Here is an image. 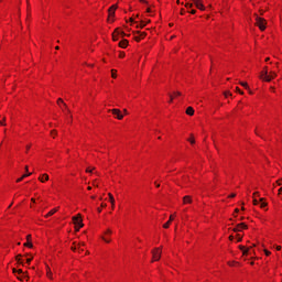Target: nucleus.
<instances>
[{
	"label": "nucleus",
	"mask_w": 282,
	"mask_h": 282,
	"mask_svg": "<svg viewBox=\"0 0 282 282\" xmlns=\"http://www.w3.org/2000/svg\"><path fill=\"white\" fill-rule=\"evenodd\" d=\"M87 67H94V64H86Z\"/></svg>",
	"instance_id": "nucleus-64"
},
{
	"label": "nucleus",
	"mask_w": 282,
	"mask_h": 282,
	"mask_svg": "<svg viewBox=\"0 0 282 282\" xmlns=\"http://www.w3.org/2000/svg\"><path fill=\"white\" fill-rule=\"evenodd\" d=\"M73 224L75 226V230L76 232H78V230H80V228H83V226H85V224H83V215L82 214H77L76 216H73Z\"/></svg>",
	"instance_id": "nucleus-3"
},
{
	"label": "nucleus",
	"mask_w": 282,
	"mask_h": 282,
	"mask_svg": "<svg viewBox=\"0 0 282 282\" xmlns=\"http://www.w3.org/2000/svg\"><path fill=\"white\" fill-rule=\"evenodd\" d=\"M160 259H162V247L152 249V263L160 261Z\"/></svg>",
	"instance_id": "nucleus-4"
},
{
	"label": "nucleus",
	"mask_w": 282,
	"mask_h": 282,
	"mask_svg": "<svg viewBox=\"0 0 282 282\" xmlns=\"http://www.w3.org/2000/svg\"><path fill=\"white\" fill-rule=\"evenodd\" d=\"M127 56V53L124 51L119 52L118 58H124Z\"/></svg>",
	"instance_id": "nucleus-38"
},
{
	"label": "nucleus",
	"mask_w": 282,
	"mask_h": 282,
	"mask_svg": "<svg viewBox=\"0 0 282 282\" xmlns=\"http://www.w3.org/2000/svg\"><path fill=\"white\" fill-rule=\"evenodd\" d=\"M239 250H241L243 257H248L250 254V250H252V247H246L240 245Z\"/></svg>",
	"instance_id": "nucleus-12"
},
{
	"label": "nucleus",
	"mask_w": 282,
	"mask_h": 282,
	"mask_svg": "<svg viewBox=\"0 0 282 282\" xmlns=\"http://www.w3.org/2000/svg\"><path fill=\"white\" fill-rule=\"evenodd\" d=\"M241 87H243L245 89H250V86H248L247 82H242L240 83Z\"/></svg>",
	"instance_id": "nucleus-37"
},
{
	"label": "nucleus",
	"mask_w": 282,
	"mask_h": 282,
	"mask_svg": "<svg viewBox=\"0 0 282 282\" xmlns=\"http://www.w3.org/2000/svg\"><path fill=\"white\" fill-rule=\"evenodd\" d=\"M180 14H181L182 17H184V14H186V9H181Z\"/></svg>",
	"instance_id": "nucleus-50"
},
{
	"label": "nucleus",
	"mask_w": 282,
	"mask_h": 282,
	"mask_svg": "<svg viewBox=\"0 0 282 282\" xmlns=\"http://www.w3.org/2000/svg\"><path fill=\"white\" fill-rule=\"evenodd\" d=\"M15 261H17L18 263H20L21 265H23V263H24L23 256H22V254H18V256L15 257Z\"/></svg>",
	"instance_id": "nucleus-24"
},
{
	"label": "nucleus",
	"mask_w": 282,
	"mask_h": 282,
	"mask_svg": "<svg viewBox=\"0 0 282 282\" xmlns=\"http://www.w3.org/2000/svg\"><path fill=\"white\" fill-rule=\"evenodd\" d=\"M234 197H237V194L232 193L229 195V199H234Z\"/></svg>",
	"instance_id": "nucleus-55"
},
{
	"label": "nucleus",
	"mask_w": 282,
	"mask_h": 282,
	"mask_svg": "<svg viewBox=\"0 0 282 282\" xmlns=\"http://www.w3.org/2000/svg\"><path fill=\"white\" fill-rule=\"evenodd\" d=\"M185 8L186 10H191V8H193V3L191 2L185 3Z\"/></svg>",
	"instance_id": "nucleus-42"
},
{
	"label": "nucleus",
	"mask_w": 282,
	"mask_h": 282,
	"mask_svg": "<svg viewBox=\"0 0 282 282\" xmlns=\"http://www.w3.org/2000/svg\"><path fill=\"white\" fill-rule=\"evenodd\" d=\"M119 47H121V50H127V47H129V40L123 39L119 42Z\"/></svg>",
	"instance_id": "nucleus-17"
},
{
	"label": "nucleus",
	"mask_w": 282,
	"mask_h": 282,
	"mask_svg": "<svg viewBox=\"0 0 282 282\" xmlns=\"http://www.w3.org/2000/svg\"><path fill=\"white\" fill-rule=\"evenodd\" d=\"M229 96H232V93H230V91H225V98H229Z\"/></svg>",
	"instance_id": "nucleus-47"
},
{
	"label": "nucleus",
	"mask_w": 282,
	"mask_h": 282,
	"mask_svg": "<svg viewBox=\"0 0 282 282\" xmlns=\"http://www.w3.org/2000/svg\"><path fill=\"white\" fill-rule=\"evenodd\" d=\"M180 96H182V93H180V91L173 93V94L170 96L171 102H173V100H175V98H180Z\"/></svg>",
	"instance_id": "nucleus-22"
},
{
	"label": "nucleus",
	"mask_w": 282,
	"mask_h": 282,
	"mask_svg": "<svg viewBox=\"0 0 282 282\" xmlns=\"http://www.w3.org/2000/svg\"><path fill=\"white\" fill-rule=\"evenodd\" d=\"M140 3H149L147 0H140Z\"/></svg>",
	"instance_id": "nucleus-60"
},
{
	"label": "nucleus",
	"mask_w": 282,
	"mask_h": 282,
	"mask_svg": "<svg viewBox=\"0 0 282 282\" xmlns=\"http://www.w3.org/2000/svg\"><path fill=\"white\" fill-rule=\"evenodd\" d=\"M56 102L63 113H69V108L67 107V104H65L63 98H58Z\"/></svg>",
	"instance_id": "nucleus-7"
},
{
	"label": "nucleus",
	"mask_w": 282,
	"mask_h": 282,
	"mask_svg": "<svg viewBox=\"0 0 282 282\" xmlns=\"http://www.w3.org/2000/svg\"><path fill=\"white\" fill-rule=\"evenodd\" d=\"M116 10H118V4H112L108 9V23H113V19H116Z\"/></svg>",
	"instance_id": "nucleus-5"
},
{
	"label": "nucleus",
	"mask_w": 282,
	"mask_h": 282,
	"mask_svg": "<svg viewBox=\"0 0 282 282\" xmlns=\"http://www.w3.org/2000/svg\"><path fill=\"white\" fill-rule=\"evenodd\" d=\"M32 259H33V258H28V259L25 260V263H26L28 265H30V263H32Z\"/></svg>",
	"instance_id": "nucleus-49"
},
{
	"label": "nucleus",
	"mask_w": 282,
	"mask_h": 282,
	"mask_svg": "<svg viewBox=\"0 0 282 282\" xmlns=\"http://www.w3.org/2000/svg\"><path fill=\"white\" fill-rule=\"evenodd\" d=\"M193 1V3H195V4H197V3H203L204 2V0H192Z\"/></svg>",
	"instance_id": "nucleus-53"
},
{
	"label": "nucleus",
	"mask_w": 282,
	"mask_h": 282,
	"mask_svg": "<svg viewBox=\"0 0 282 282\" xmlns=\"http://www.w3.org/2000/svg\"><path fill=\"white\" fill-rule=\"evenodd\" d=\"M109 112L112 113V116L117 118V120H122L124 118V115H122V111L118 108H113L109 110Z\"/></svg>",
	"instance_id": "nucleus-8"
},
{
	"label": "nucleus",
	"mask_w": 282,
	"mask_h": 282,
	"mask_svg": "<svg viewBox=\"0 0 282 282\" xmlns=\"http://www.w3.org/2000/svg\"><path fill=\"white\" fill-rule=\"evenodd\" d=\"M257 197H261V194L259 192H254L252 195V198L257 199Z\"/></svg>",
	"instance_id": "nucleus-44"
},
{
	"label": "nucleus",
	"mask_w": 282,
	"mask_h": 282,
	"mask_svg": "<svg viewBox=\"0 0 282 282\" xmlns=\"http://www.w3.org/2000/svg\"><path fill=\"white\" fill-rule=\"evenodd\" d=\"M243 230H248V226L246 223H240L236 225V227L232 229L234 232H243Z\"/></svg>",
	"instance_id": "nucleus-9"
},
{
	"label": "nucleus",
	"mask_w": 282,
	"mask_h": 282,
	"mask_svg": "<svg viewBox=\"0 0 282 282\" xmlns=\"http://www.w3.org/2000/svg\"><path fill=\"white\" fill-rule=\"evenodd\" d=\"M171 220H167L164 225H163V228L166 230L169 228H171Z\"/></svg>",
	"instance_id": "nucleus-34"
},
{
	"label": "nucleus",
	"mask_w": 282,
	"mask_h": 282,
	"mask_svg": "<svg viewBox=\"0 0 282 282\" xmlns=\"http://www.w3.org/2000/svg\"><path fill=\"white\" fill-rule=\"evenodd\" d=\"M264 254H265V257H270V254H272V252L268 249H264Z\"/></svg>",
	"instance_id": "nucleus-45"
},
{
	"label": "nucleus",
	"mask_w": 282,
	"mask_h": 282,
	"mask_svg": "<svg viewBox=\"0 0 282 282\" xmlns=\"http://www.w3.org/2000/svg\"><path fill=\"white\" fill-rule=\"evenodd\" d=\"M30 175H32V173H26V174H23L21 177H19L17 180V184L21 183L22 180H25V177H30Z\"/></svg>",
	"instance_id": "nucleus-26"
},
{
	"label": "nucleus",
	"mask_w": 282,
	"mask_h": 282,
	"mask_svg": "<svg viewBox=\"0 0 282 282\" xmlns=\"http://www.w3.org/2000/svg\"><path fill=\"white\" fill-rule=\"evenodd\" d=\"M24 248H34V245L32 243V235L26 236V242H24Z\"/></svg>",
	"instance_id": "nucleus-14"
},
{
	"label": "nucleus",
	"mask_w": 282,
	"mask_h": 282,
	"mask_svg": "<svg viewBox=\"0 0 282 282\" xmlns=\"http://www.w3.org/2000/svg\"><path fill=\"white\" fill-rule=\"evenodd\" d=\"M281 249H282L281 246H276V247H275V250H276L278 252H280Z\"/></svg>",
	"instance_id": "nucleus-57"
},
{
	"label": "nucleus",
	"mask_w": 282,
	"mask_h": 282,
	"mask_svg": "<svg viewBox=\"0 0 282 282\" xmlns=\"http://www.w3.org/2000/svg\"><path fill=\"white\" fill-rule=\"evenodd\" d=\"M275 68H276L278 72H279V62L275 63Z\"/></svg>",
	"instance_id": "nucleus-61"
},
{
	"label": "nucleus",
	"mask_w": 282,
	"mask_h": 282,
	"mask_svg": "<svg viewBox=\"0 0 282 282\" xmlns=\"http://www.w3.org/2000/svg\"><path fill=\"white\" fill-rule=\"evenodd\" d=\"M185 113L187 116H195V109H193V107H187Z\"/></svg>",
	"instance_id": "nucleus-23"
},
{
	"label": "nucleus",
	"mask_w": 282,
	"mask_h": 282,
	"mask_svg": "<svg viewBox=\"0 0 282 282\" xmlns=\"http://www.w3.org/2000/svg\"><path fill=\"white\" fill-rule=\"evenodd\" d=\"M0 127H6V118L0 121Z\"/></svg>",
	"instance_id": "nucleus-46"
},
{
	"label": "nucleus",
	"mask_w": 282,
	"mask_h": 282,
	"mask_svg": "<svg viewBox=\"0 0 282 282\" xmlns=\"http://www.w3.org/2000/svg\"><path fill=\"white\" fill-rule=\"evenodd\" d=\"M58 135V131L56 130H51V137L56 138Z\"/></svg>",
	"instance_id": "nucleus-36"
},
{
	"label": "nucleus",
	"mask_w": 282,
	"mask_h": 282,
	"mask_svg": "<svg viewBox=\"0 0 282 282\" xmlns=\"http://www.w3.org/2000/svg\"><path fill=\"white\" fill-rule=\"evenodd\" d=\"M86 173H94V169L91 170L90 167H87Z\"/></svg>",
	"instance_id": "nucleus-56"
},
{
	"label": "nucleus",
	"mask_w": 282,
	"mask_h": 282,
	"mask_svg": "<svg viewBox=\"0 0 282 282\" xmlns=\"http://www.w3.org/2000/svg\"><path fill=\"white\" fill-rule=\"evenodd\" d=\"M279 195H282V187L279 188Z\"/></svg>",
	"instance_id": "nucleus-62"
},
{
	"label": "nucleus",
	"mask_w": 282,
	"mask_h": 282,
	"mask_svg": "<svg viewBox=\"0 0 282 282\" xmlns=\"http://www.w3.org/2000/svg\"><path fill=\"white\" fill-rule=\"evenodd\" d=\"M236 239H237L238 242H239V241H242L243 235L237 234V235H236Z\"/></svg>",
	"instance_id": "nucleus-35"
},
{
	"label": "nucleus",
	"mask_w": 282,
	"mask_h": 282,
	"mask_svg": "<svg viewBox=\"0 0 282 282\" xmlns=\"http://www.w3.org/2000/svg\"><path fill=\"white\" fill-rule=\"evenodd\" d=\"M256 17V23L254 25L259 28L260 32H265L268 28V21L264 18L259 17L258 14Z\"/></svg>",
	"instance_id": "nucleus-2"
},
{
	"label": "nucleus",
	"mask_w": 282,
	"mask_h": 282,
	"mask_svg": "<svg viewBox=\"0 0 282 282\" xmlns=\"http://www.w3.org/2000/svg\"><path fill=\"white\" fill-rule=\"evenodd\" d=\"M112 41H120V28L115 29L112 32Z\"/></svg>",
	"instance_id": "nucleus-15"
},
{
	"label": "nucleus",
	"mask_w": 282,
	"mask_h": 282,
	"mask_svg": "<svg viewBox=\"0 0 282 282\" xmlns=\"http://www.w3.org/2000/svg\"><path fill=\"white\" fill-rule=\"evenodd\" d=\"M46 276L47 279H50L52 281L53 278V273H52V269L50 268V265H46Z\"/></svg>",
	"instance_id": "nucleus-21"
},
{
	"label": "nucleus",
	"mask_w": 282,
	"mask_h": 282,
	"mask_svg": "<svg viewBox=\"0 0 282 282\" xmlns=\"http://www.w3.org/2000/svg\"><path fill=\"white\" fill-rule=\"evenodd\" d=\"M39 182H42V184H45V182H50V175L47 173L40 175Z\"/></svg>",
	"instance_id": "nucleus-16"
},
{
	"label": "nucleus",
	"mask_w": 282,
	"mask_h": 282,
	"mask_svg": "<svg viewBox=\"0 0 282 282\" xmlns=\"http://www.w3.org/2000/svg\"><path fill=\"white\" fill-rule=\"evenodd\" d=\"M154 186H155L156 188H160V183L155 182V183H154Z\"/></svg>",
	"instance_id": "nucleus-59"
},
{
	"label": "nucleus",
	"mask_w": 282,
	"mask_h": 282,
	"mask_svg": "<svg viewBox=\"0 0 282 282\" xmlns=\"http://www.w3.org/2000/svg\"><path fill=\"white\" fill-rule=\"evenodd\" d=\"M183 204H193V197H191L189 195H186L183 197Z\"/></svg>",
	"instance_id": "nucleus-20"
},
{
	"label": "nucleus",
	"mask_w": 282,
	"mask_h": 282,
	"mask_svg": "<svg viewBox=\"0 0 282 282\" xmlns=\"http://www.w3.org/2000/svg\"><path fill=\"white\" fill-rule=\"evenodd\" d=\"M260 78L264 83H272L276 78V70H270L268 66H264L260 73Z\"/></svg>",
	"instance_id": "nucleus-1"
},
{
	"label": "nucleus",
	"mask_w": 282,
	"mask_h": 282,
	"mask_svg": "<svg viewBox=\"0 0 282 282\" xmlns=\"http://www.w3.org/2000/svg\"><path fill=\"white\" fill-rule=\"evenodd\" d=\"M187 142H189V144H195V135L191 134L189 138L187 139Z\"/></svg>",
	"instance_id": "nucleus-30"
},
{
	"label": "nucleus",
	"mask_w": 282,
	"mask_h": 282,
	"mask_svg": "<svg viewBox=\"0 0 282 282\" xmlns=\"http://www.w3.org/2000/svg\"><path fill=\"white\" fill-rule=\"evenodd\" d=\"M236 91H237V94H240V96H243V90H241V88H239V86L236 87Z\"/></svg>",
	"instance_id": "nucleus-39"
},
{
	"label": "nucleus",
	"mask_w": 282,
	"mask_h": 282,
	"mask_svg": "<svg viewBox=\"0 0 282 282\" xmlns=\"http://www.w3.org/2000/svg\"><path fill=\"white\" fill-rule=\"evenodd\" d=\"M111 78H118V70L111 69Z\"/></svg>",
	"instance_id": "nucleus-33"
},
{
	"label": "nucleus",
	"mask_w": 282,
	"mask_h": 282,
	"mask_svg": "<svg viewBox=\"0 0 282 282\" xmlns=\"http://www.w3.org/2000/svg\"><path fill=\"white\" fill-rule=\"evenodd\" d=\"M275 184H276L278 186H282V178L278 180V181L275 182Z\"/></svg>",
	"instance_id": "nucleus-51"
},
{
	"label": "nucleus",
	"mask_w": 282,
	"mask_h": 282,
	"mask_svg": "<svg viewBox=\"0 0 282 282\" xmlns=\"http://www.w3.org/2000/svg\"><path fill=\"white\" fill-rule=\"evenodd\" d=\"M189 12V14H197V10H195V9H192L191 11H188Z\"/></svg>",
	"instance_id": "nucleus-54"
},
{
	"label": "nucleus",
	"mask_w": 282,
	"mask_h": 282,
	"mask_svg": "<svg viewBox=\"0 0 282 282\" xmlns=\"http://www.w3.org/2000/svg\"><path fill=\"white\" fill-rule=\"evenodd\" d=\"M149 23H151V20H141L140 23L137 24V29L143 30Z\"/></svg>",
	"instance_id": "nucleus-13"
},
{
	"label": "nucleus",
	"mask_w": 282,
	"mask_h": 282,
	"mask_svg": "<svg viewBox=\"0 0 282 282\" xmlns=\"http://www.w3.org/2000/svg\"><path fill=\"white\" fill-rule=\"evenodd\" d=\"M84 246H85V242L78 243L77 245L78 250H85Z\"/></svg>",
	"instance_id": "nucleus-40"
},
{
	"label": "nucleus",
	"mask_w": 282,
	"mask_h": 282,
	"mask_svg": "<svg viewBox=\"0 0 282 282\" xmlns=\"http://www.w3.org/2000/svg\"><path fill=\"white\" fill-rule=\"evenodd\" d=\"M56 213H58V207L51 209L44 217L45 219H48V217H53V215H56Z\"/></svg>",
	"instance_id": "nucleus-18"
},
{
	"label": "nucleus",
	"mask_w": 282,
	"mask_h": 282,
	"mask_svg": "<svg viewBox=\"0 0 282 282\" xmlns=\"http://www.w3.org/2000/svg\"><path fill=\"white\" fill-rule=\"evenodd\" d=\"M76 248H78V247L74 246V243H73L72 250H76Z\"/></svg>",
	"instance_id": "nucleus-63"
},
{
	"label": "nucleus",
	"mask_w": 282,
	"mask_h": 282,
	"mask_svg": "<svg viewBox=\"0 0 282 282\" xmlns=\"http://www.w3.org/2000/svg\"><path fill=\"white\" fill-rule=\"evenodd\" d=\"M102 208H107V203H101L100 207L97 208V212L102 213Z\"/></svg>",
	"instance_id": "nucleus-31"
},
{
	"label": "nucleus",
	"mask_w": 282,
	"mask_h": 282,
	"mask_svg": "<svg viewBox=\"0 0 282 282\" xmlns=\"http://www.w3.org/2000/svg\"><path fill=\"white\" fill-rule=\"evenodd\" d=\"M120 36H121L122 39H124V36H128V35H127V33H124V31H121V29H120Z\"/></svg>",
	"instance_id": "nucleus-48"
},
{
	"label": "nucleus",
	"mask_w": 282,
	"mask_h": 282,
	"mask_svg": "<svg viewBox=\"0 0 282 282\" xmlns=\"http://www.w3.org/2000/svg\"><path fill=\"white\" fill-rule=\"evenodd\" d=\"M111 235H112L111 229H107V230L104 232L101 239H102L106 243H111Z\"/></svg>",
	"instance_id": "nucleus-10"
},
{
	"label": "nucleus",
	"mask_w": 282,
	"mask_h": 282,
	"mask_svg": "<svg viewBox=\"0 0 282 282\" xmlns=\"http://www.w3.org/2000/svg\"><path fill=\"white\" fill-rule=\"evenodd\" d=\"M175 217H177V214H176V213L170 215L169 221H170L171 224H173V221H175Z\"/></svg>",
	"instance_id": "nucleus-32"
},
{
	"label": "nucleus",
	"mask_w": 282,
	"mask_h": 282,
	"mask_svg": "<svg viewBox=\"0 0 282 282\" xmlns=\"http://www.w3.org/2000/svg\"><path fill=\"white\" fill-rule=\"evenodd\" d=\"M93 186H95L96 188H100V180H98V178L94 180Z\"/></svg>",
	"instance_id": "nucleus-29"
},
{
	"label": "nucleus",
	"mask_w": 282,
	"mask_h": 282,
	"mask_svg": "<svg viewBox=\"0 0 282 282\" xmlns=\"http://www.w3.org/2000/svg\"><path fill=\"white\" fill-rule=\"evenodd\" d=\"M148 33L145 31H135L133 32V39L137 43H140V41H144L147 39Z\"/></svg>",
	"instance_id": "nucleus-6"
},
{
	"label": "nucleus",
	"mask_w": 282,
	"mask_h": 282,
	"mask_svg": "<svg viewBox=\"0 0 282 282\" xmlns=\"http://www.w3.org/2000/svg\"><path fill=\"white\" fill-rule=\"evenodd\" d=\"M13 274H19V275H21V278H20V280L21 281H25V279H28V273H25V272H23V270L22 269H13Z\"/></svg>",
	"instance_id": "nucleus-11"
},
{
	"label": "nucleus",
	"mask_w": 282,
	"mask_h": 282,
	"mask_svg": "<svg viewBox=\"0 0 282 282\" xmlns=\"http://www.w3.org/2000/svg\"><path fill=\"white\" fill-rule=\"evenodd\" d=\"M227 264L229 265V268H237V265H239L238 261H228Z\"/></svg>",
	"instance_id": "nucleus-27"
},
{
	"label": "nucleus",
	"mask_w": 282,
	"mask_h": 282,
	"mask_svg": "<svg viewBox=\"0 0 282 282\" xmlns=\"http://www.w3.org/2000/svg\"><path fill=\"white\" fill-rule=\"evenodd\" d=\"M30 149H32L31 143L26 144V147H25V153H30Z\"/></svg>",
	"instance_id": "nucleus-41"
},
{
	"label": "nucleus",
	"mask_w": 282,
	"mask_h": 282,
	"mask_svg": "<svg viewBox=\"0 0 282 282\" xmlns=\"http://www.w3.org/2000/svg\"><path fill=\"white\" fill-rule=\"evenodd\" d=\"M229 241H235V236H229Z\"/></svg>",
	"instance_id": "nucleus-58"
},
{
	"label": "nucleus",
	"mask_w": 282,
	"mask_h": 282,
	"mask_svg": "<svg viewBox=\"0 0 282 282\" xmlns=\"http://www.w3.org/2000/svg\"><path fill=\"white\" fill-rule=\"evenodd\" d=\"M260 208L262 210H268V202H265V198H260Z\"/></svg>",
	"instance_id": "nucleus-19"
},
{
	"label": "nucleus",
	"mask_w": 282,
	"mask_h": 282,
	"mask_svg": "<svg viewBox=\"0 0 282 282\" xmlns=\"http://www.w3.org/2000/svg\"><path fill=\"white\" fill-rule=\"evenodd\" d=\"M238 214H239V208H236V209L234 210V217H237Z\"/></svg>",
	"instance_id": "nucleus-52"
},
{
	"label": "nucleus",
	"mask_w": 282,
	"mask_h": 282,
	"mask_svg": "<svg viewBox=\"0 0 282 282\" xmlns=\"http://www.w3.org/2000/svg\"><path fill=\"white\" fill-rule=\"evenodd\" d=\"M108 197H109V202H110L111 206H116V198H113V194L109 193Z\"/></svg>",
	"instance_id": "nucleus-25"
},
{
	"label": "nucleus",
	"mask_w": 282,
	"mask_h": 282,
	"mask_svg": "<svg viewBox=\"0 0 282 282\" xmlns=\"http://www.w3.org/2000/svg\"><path fill=\"white\" fill-rule=\"evenodd\" d=\"M195 6H196V8H197L198 10H202L203 12H204V10H206V7H204V2H198V3H196Z\"/></svg>",
	"instance_id": "nucleus-28"
},
{
	"label": "nucleus",
	"mask_w": 282,
	"mask_h": 282,
	"mask_svg": "<svg viewBox=\"0 0 282 282\" xmlns=\"http://www.w3.org/2000/svg\"><path fill=\"white\" fill-rule=\"evenodd\" d=\"M261 204V200L253 198V206H259Z\"/></svg>",
	"instance_id": "nucleus-43"
}]
</instances>
